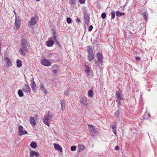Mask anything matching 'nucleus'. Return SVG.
I'll use <instances>...</instances> for the list:
<instances>
[{"label":"nucleus","mask_w":157,"mask_h":157,"mask_svg":"<svg viewBox=\"0 0 157 157\" xmlns=\"http://www.w3.org/2000/svg\"><path fill=\"white\" fill-rule=\"evenodd\" d=\"M29 121L30 124L33 126H34L36 124V123L34 119L32 117L30 118Z\"/></svg>","instance_id":"obj_20"},{"label":"nucleus","mask_w":157,"mask_h":157,"mask_svg":"<svg viewBox=\"0 0 157 157\" xmlns=\"http://www.w3.org/2000/svg\"><path fill=\"white\" fill-rule=\"evenodd\" d=\"M80 102L82 104L86 106H88V101L87 99H80Z\"/></svg>","instance_id":"obj_13"},{"label":"nucleus","mask_w":157,"mask_h":157,"mask_svg":"<svg viewBox=\"0 0 157 157\" xmlns=\"http://www.w3.org/2000/svg\"><path fill=\"white\" fill-rule=\"evenodd\" d=\"M37 17L35 15L32 18H31L29 21L28 26L31 27L32 25L36 24L38 21Z\"/></svg>","instance_id":"obj_4"},{"label":"nucleus","mask_w":157,"mask_h":157,"mask_svg":"<svg viewBox=\"0 0 157 157\" xmlns=\"http://www.w3.org/2000/svg\"><path fill=\"white\" fill-rule=\"evenodd\" d=\"M56 33L55 31H53V32L52 33V38L54 39L55 41L57 40V39H56Z\"/></svg>","instance_id":"obj_33"},{"label":"nucleus","mask_w":157,"mask_h":157,"mask_svg":"<svg viewBox=\"0 0 157 157\" xmlns=\"http://www.w3.org/2000/svg\"><path fill=\"white\" fill-rule=\"evenodd\" d=\"M88 59L90 61L93 60L94 59V54L93 53H89L88 54Z\"/></svg>","instance_id":"obj_18"},{"label":"nucleus","mask_w":157,"mask_h":157,"mask_svg":"<svg viewBox=\"0 0 157 157\" xmlns=\"http://www.w3.org/2000/svg\"><path fill=\"white\" fill-rule=\"evenodd\" d=\"M116 102H117L118 106L121 105L123 102V99H118L116 101Z\"/></svg>","instance_id":"obj_26"},{"label":"nucleus","mask_w":157,"mask_h":157,"mask_svg":"<svg viewBox=\"0 0 157 157\" xmlns=\"http://www.w3.org/2000/svg\"><path fill=\"white\" fill-rule=\"evenodd\" d=\"M122 95V92L120 90L119 91H117L116 93V96L117 98H121V95Z\"/></svg>","instance_id":"obj_22"},{"label":"nucleus","mask_w":157,"mask_h":157,"mask_svg":"<svg viewBox=\"0 0 157 157\" xmlns=\"http://www.w3.org/2000/svg\"><path fill=\"white\" fill-rule=\"evenodd\" d=\"M97 55L98 58V63L101 64L103 60L102 54L101 53H98Z\"/></svg>","instance_id":"obj_12"},{"label":"nucleus","mask_w":157,"mask_h":157,"mask_svg":"<svg viewBox=\"0 0 157 157\" xmlns=\"http://www.w3.org/2000/svg\"><path fill=\"white\" fill-rule=\"evenodd\" d=\"M30 146L33 148H36L37 147L36 143L34 142H32L31 143Z\"/></svg>","instance_id":"obj_25"},{"label":"nucleus","mask_w":157,"mask_h":157,"mask_svg":"<svg viewBox=\"0 0 157 157\" xmlns=\"http://www.w3.org/2000/svg\"><path fill=\"white\" fill-rule=\"evenodd\" d=\"M93 94V92L92 90H90L88 92V96L89 97H92Z\"/></svg>","instance_id":"obj_32"},{"label":"nucleus","mask_w":157,"mask_h":157,"mask_svg":"<svg viewBox=\"0 0 157 157\" xmlns=\"http://www.w3.org/2000/svg\"><path fill=\"white\" fill-rule=\"evenodd\" d=\"M76 147L75 146H73L71 147V149L72 151H74L76 150Z\"/></svg>","instance_id":"obj_39"},{"label":"nucleus","mask_w":157,"mask_h":157,"mask_svg":"<svg viewBox=\"0 0 157 157\" xmlns=\"http://www.w3.org/2000/svg\"><path fill=\"white\" fill-rule=\"evenodd\" d=\"M87 51L88 52V54L93 53L92 51V49L91 46H89L87 48Z\"/></svg>","instance_id":"obj_28"},{"label":"nucleus","mask_w":157,"mask_h":157,"mask_svg":"<svg viewBox=\"0 0 157 157\" xmlns=\"http://www.w3.org/2000/svg\"><path fill=\"white\" fill-rule=\"evenodd\" d=\"M55 42L56 44L57 45V46H58L59 47H60V44L59 43L58 41V40H56L55 41Z\"/></svg>","instance_id":"obj_45"},{"label":"nucleus","mask_w":157,"mask_h":157,"mask_svg":"<svg viewBox=\"0 0 157 157\" xmlns=\"http://www.w3.org/2000/svg\"><path fill=\"white\" fill-rule=\"evenodd\" d=\"M61 102V108L62 111H63L64 109V107L65 106V103L64 101H63L60 100Z\"/></svg>","instance_id":"obj_30"},{"label":"nucleus","mask_w":157,"mask_h":157,"mask_svg":"<svg viewBox=\"0 0 157 157\" xmlns=\"http://www.w3.org/2000/svg\"><path fill=\"white\" fill-rule=\"evenodd\" d=\"M71 21H72V20L70 18V17L67 18V22L68 24H70L71 23Z\"/></svg>","instance_id":"obj_38"},{"label":"nucleus","mask_w":157,"mask_h":157,"mask_svg":"<svg viewBox=\"0 0 157 157\" xmlns=\"http://www.w3.org/2000/svg\"><path fill=\"white\" fill-rule=\"evenodd\" d=\"M54 146V147L56 150H59L60 152H62V149L60 145L58 144H55Z\"/></svg>","instance_id":"obj_17"},{"label":"nucleus","mask_w":157,"mask_h":157,"mask_svg":"<svg viewBox=\"0 0 157 157\" xmlns=\"http://www.w3.org/2000/svg\"><path fill=\"white\" fill-rule=\"evenodd\" d=\"M17 67L18 68L22 66V62L20 60L18 59L17 60Z\"/></svg>","instance_id":"obj_23"},{"label":"nucleus","mask_w":157,"mask_h":157,"mask_svg":"<svg viewBox=\"0 0 157 157\" xmlns=\"http://www.w3.org/2000/svg\"><path fill=\"white\" fill-rule=\"evenodd\" d=\"M59 69H52V71L53 72V73L55 75H56L58 73V71Z\"/></svg>","instance_id":"obj_36"},{"label":"nucleus","mask_w":157,"mask_h":157,"mask_svg":"<svg viewBox=\"0 0 157 157\" xmlns=\"http://www.w3.org/2000/svg\"><path fill=\"white\" fill-rule=\"evenodd\" d=\"M32 82L31 83V86L32 88L33 91L34 92H35L36 91V86L34 82V78L33 77L32 78Z\"/></svg>","instance_id":"obj_10"},{"label":"nucleus","mask_w":157,"mask_h":157,"mask_svg":"<svg viewBox=\"0 0 157 157\" xmlns=\"http://www.w3.org/2000/svg\"><path fill=\"white\" fill-rule=\"evenodd\" d=\"M18 94L20 97H22L23 95V93L22 90H19L18 92Z\"/></svg>","instance_id":"obj_35"},{"label":"nucleus","mask_w":157,"mask_h":157,"mask_svg":"<svg viewBox=\"0 0 157 157\" xmlns=\"http://www.w3.org/2000/svg\"><path fill=\"white\" fill-rule=\"evenodd\" d=\"M89 131L92 136H93L96 133L95 127L92 125L88 124Z\"/></svg>","instance_id":"obj_5"},{"label":"nucleus","mask_w":157,"mask_h":157,"mask_svg":"<svg viewBox=\"0 0 157 157\" xmlns=\"http://www.w3.org/2000/svg\"><path fill=\"white\" fill-rule=\"evenodd\" d=\"M69 4L72 6H74L76 4L78 0H69Z\"/></svg>","instance_id":"obj_19"},{"label":"nucleus","mask_w":157,"mask_h":157,"mask_svg":"<svg viewBox=\"0 0 157 157\" xmlns=\"http://www.w3.org/2000/svg\"><path fill=\"white\" fill-rule=\"evenodd\" d=\"M23 127L22 126L20 125L19 126L18 128V134L19 136L28 134L27 131L25 130H23Z\"/></svg>","instance_id":"obj_8"},{"label":"nucleus","mask_w":157,"mask_h":157,"mask_svg":"<svg viewBox=\"0 0 157 157\" xmlns=\"http://www.w3.org/2000/svg\"><path fill=\"white\" fill-rule=\"evenodd\" d=\"M93 29V26L92 25H90L88 29V31L90 32Z\"/></svg>","instance_id":"obj_43"},{"label":"nucleus","mask_w":157,"mask_h":157,"mask_svg":"<svg viewBox=\"0 0 157 157\" xmlns=\"http://www.w3.org/2000/svg\"><path fill=\"white\" fill-rule=\"evenodd\" d=\"M110 127H112V129H113V132H114V134H115L116 136H117V125H115L113 126L110 125Z\"/></svg>","instance_id":"obj_21"},{"label":"nucleus","mask_w":157,"mask_h":157,"mask_svg":"<svg viewBox=\"0 0 157 157\" xmlns=\"http://www.w3.org/2000/svg\"><path fill=\"white\" fill-rule=\"evenodd\" d=\"M83 15L84 23L85 25H86L87 26H88L90 24V21L89 16L86 12H84Z\"/></svg>","instance_id":"obj_3"},{"label":"nucleus","mask_w":157,"mask_h":157,"mask_svg":"<svg viewBox=\"0 0 157 157\" xmlns=\"http://www.w3.org/2000/svg\"><path fill=\"white\" fill-rule=\"evenodd\" d=\"M28 44L26 40L24 39H22L21 41V46L19 52L23 56L26 55V52L28 51L27 46Z\"/></svg>","instance_id":"obj_1"},{"label":"nucleus","mask_w":157,"mask_h":157,"mask_svg":"<svg viewBox=\"0 0 157 157\" xmlns=\"http://www.w3.org/2000/svg\"><path fill=\"white\" fill-rule=\"evenodd\" d=\"M76 21L78 22V23L80 22V19H79L78 18H77L76 20Z\"/></svg>","instance_id":"obj_47"},{"label":"nucleus","mask_w":157,"mask_h":157,"mask_svg":"<svg viewBox=\"0 0 157 157\" xmlns=\"http://www.w3.org/2000/svg\"><path fill=\"white\" fill-rule=\"evenodd\" d=\"M22 90L26 93H29L30 92L31 89L28 85L25 84L23 86Z\"/></svg>","instance_id":"obj_9"},{"label":"nucleus","mask_w":157,"mask_h":157,"mask_svg":"<svg viewBox=\"0 0 157 157\" xmlns=\"http://www.w3.org/2000/svg\"><path fill=\"white\" fill-rule=\"evenodd\" d=\"M85 66L86 68L85 70V72L86 73H88L90 72V70L89 69V66L86 65H85Z\"/></svg>","instance_id":"obj_31"},{"label":"nucleus","mask_w":157,"mask_h":157,"mask_svg":"<svg viewBox=\"0 0 157 157\" xmlns=\"http://www.w3.org/2000/svg\"><path fill=\"white\" fill-rule=\"evenodd\" d=\"M115 149L117 150H118L119 149V147L118 146L115 147Z\"/></svg>","instance_id":"obj_48"},{"label":"nucleus","mask_w":157,"mask_h":157,"mask_svg":"<svg viewBox=\"0 0 157 157\" xmlns=\"http://www.w3.org/2000/svg\"><path fill=\"white\" fill-rule=\"evenodd\" d=\"M79 148L78 150V151L80 152L81 150H83L85 148V147L84 145L82 144L79 145Z\"/></svg>","instance_id":"obj_29"},{"label":"nucleus","mask_w":157,"mask_h":157,"mask_svg":"<svg viewBox=\"0 0 157 157\" xmlns=\"http://www.w3.org/2000/svg\"><path fill=\"white\" fill-rule=\"evenodd\" d=\"M142 15L144 19H147L148 15L146 12L143 13Z\"/></svg>","instance_id":"obj_37"},{"label":"nucleus","mask_w":157,"mask_h":157,"mask_svg":"<svg viewBox=\"0 0 157 157\" xmlns=\"http://www.w3.org/2000/svg\"><path fill=\"white\" fill-rule=\"evenodd\" d=\"M53 114L48 111L47 114L44 116L43 119V122L46 125L48 126L49 125V122L52 120Z\"/></svg>","instance_id":"obj_2"},{"label":"nucleus","mask_w":157,"mask_h":157,"mask_svg":"<svg viewBox=\"0 0 157 157\" xmlns=\"http://www.w3.org/2000/svg\"><path fill=\"white\" fill-rule=\"evenodd\" d=\"M135 59L136 60H140V57L138 56H136L135 57Z\"/></svg>","instance_id":"obj_46"},{"label":"nucleus","mask_w":157,"mask_h":157,"mask_svg":"<svg viewBox=\"0 0 157 157\" xmlns=\"http://www.w3.org/2000/svg\"><path fill=\"white\" fill-rule=\"evenodd\" d=\"M64 94L65 95H68L69 94V91L68 90H67L64 92Z\"/></svg>","instance_id":"obj_44"},{"label":"nucleus","mask_w":157,"mask_h":157,"mask_svg":"<svg viewBox=\"0 0 157 157\" xmlns=\"http://www.w3.org/2000/svg\"><path fill=\"white\" fill-rule=\"evenodd\" d=\"M40 89L42 91H43L45 93H46L47 92L46 90L45 89L44 85L42 83H41L40 84Z\"/></svg>","instance_id":"obj_27"},{"label":"nucleus","mask_w":157,"mask_h":157,"mask_svg":"<svg viewBox=\"0 0 157 157\" xmlns=\"http://www.w3.org/2000/svg\"><path fill=\"white\" fill-rule=\"evenodd\" d=\"M54 44V42L53 40L49 39L46 43L47 46L49 47H52Z\"/></svg>","instance_id":"obj_14"},{"label":"nucleus","mask_w":157,"mask_h":157,"mask_svg":"<svg viewBox=\"0 0 157 157\" xmlns=\"http://www.w3.org/2000/svg\"><path fill=\"white\" fill-rule=\"evenodd\" d=\"M14 14H15V17H16V16H17L16 14V12L14 10L13 11Z\"/></svg>","instance_id":"obj_49"},{"label":"nucleus","mask_w":157,"mask_h":157,"mask_svg":"<svg viewBox=\"0 0 157 157\" xmlns=\"http://www.w3.org/2000/svg\"><path fill=\"white\" fill-rule=\"evenodd\" d=\"M150 114L147 112H145L144 115L143 116L142 118H141V120L143 121L144 119H149Z\"/></svg>","instance_id":"obj_15"},{"label":"nucleus","mask_w":157,"mask_h":157,"mask_svg":"<svg viewBox=\"0 0 157 157\" xmlns=\"http://www.w3.org/2000/svg\"><path fill=\"white\" fill-rule=\"evenodd\" d=\"M41 63L42 65L46 66H49L52 64L50 61L46 59H42L41 60Z\"/></svg>","instance_id":"obj_7"},{"label":"nucleus","mask_w":157,"mask_h":157,"mask_svg":"<svg viewBox=\"0 0 157 157\" xmlns=\"http://www.w3.org/2000/svg\"><path fill=\"white\" fill-rule=\"evenodd\" d=\"M106 16V15L105 13H102L101 15V17L102 19H105V18Z\"/></svg>","instance_id":"obj_40"},{"label":"nucleus","mask_w":157,"mask_h":157,"mask_svg":"<svg viewBox=\"0 0 157 157\" xmlns=\"http://www.w3.org/2000/svg\"><path fill=\"white\" fill-rule=\"evenodd\" d=\"M40 0H36V1H40Z\"/></svg>","instance_id":"obj_50"},{"label":"nucleus","mask_w":157,"mask_h":157,"mask_svg":"<svg viewBox=\"0 0 157 157\" xmlns=\"http://www.w3.org/2000/svg\"><path fill=\"white\" fill-rule=\"evenodd\" d=\"M34 155L36 157H38L39 155V153L34 151H31L30 152L29 156L30 157H33Z\"/></svg>","instance_id":"obj_16"},{"label":"nucleus","mask_w":157,"mask_h":157,"mask_svg":"<svg viewBox=\"0 0 157 157\" xmlns=\"http://www.w3.org/2000/svg\"><path fill=\"white\" fill-rule=\"evenodd\" d=\"M21 23V20L20 19L19 17L16 16L15 19V22L14 24L15 28L17 30L19 29L20 26V24Z\"/></svg>","instance_id":"obj_6"},{"label":"nucleus","mask_w":157,"mask_h":157,"mask_svg":"<svg viewBox=\"0 0 157 157\" xmlns=\"http://www.w3.org/2000/svg\"><path fill=\"white\" fill-rule=\"evenodd\" d=\"M111 17L112 19H114L115 17V14L114 12H111Z\"/></svg>","instance_id":"obj_42"},{"label":"nucleus","mask_w":157,"mask_h":157,"mask_svg":"<svg viewBox=\"0 0 157 157\" xmlns=\"http://www.w3.org/2000/svg\"><path fill=\"white\" fill-rule=\"evenodd\" d=\"M4 60L7 67L12 66V62L8 58H4Z\"/></svg>","instance_id":"obj_11"},{"label":"nucleus","mask_w":157,"mask_h":157,"mask_svg":"<svg viewBox=\"0 0 157 157\" xmlns=\"http://www.w3.org/2000/svg\"><path fill=\"white\" fill-rule=\"evenodd\" d=\"M116 14L117 16L120 17L122 15H124L125 14L124 13H121L120 11H118L116 12Z\"/></svg>","instance_id":"obj_24"},{"label":"nucleus","mask_w":157,"mask_h":157,"mask_svg":"<svg viewBox=\"0 0 157 157\" xmlns=\"http://www.w3.org/2000/svg\"><path fill=\"white\" fill-rule=\"evenodd\" d=\"M86 0H79V1L81 4H85Z\"/></svg>","instance_id":"obj_41"},{"label":"nucleus","mask_w":157,"mask_h":157,"mask_svg":"<svg viewBox=\"0 0 157 157\" xmlns=\"http://www.w3.org/2000/svg\"><path fill=\"white\" fill-rule=\"evenodd\" d=\"M52 69H59V67L56 64L52 65Z\"/></svg>","instance_id":"obj_34"}]
</instances>
